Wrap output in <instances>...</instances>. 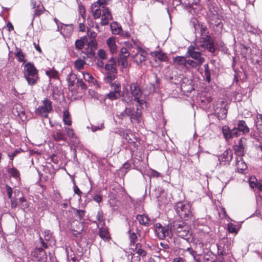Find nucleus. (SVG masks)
<instances>
[{
    "mask_svg": "<svg viewBox=\"0 0 262 262\" xmlns=\"http://www.w3.org/2000/svg\"><path fill=\"white\" fill-rule=\"evenodd\" d=\"M74 191L75 194H78L80 196H81L82 193L79 188L75 185L74 186Z\"/></svg>",
    "mask_w": 262,
    "mask_h": 262,
    "instance_id": "e2e57ef3",
    "label": "nucleus"
},
{
    "mask_svg": "<svg viewBox=\"0 0 262 262\" xmlns=\"http://www.w3.org/2000/svg\"><path fill=\"white\" fill-rule=\"evenodd\" d=\"M155 227L157 235L160 239H163L166 236H168L169 237L172 236L171 228L169 230L168 227H163L159 223L156 224Z\"/></svg>",
    "mask_w": 262,
    "mask_h": 262,
    "instance_id": "1a4fd4ad",
    "label": "nucleus"
},
{
    "mask_svg": "<svg viewBox=\"0 0 262 262\" xmlns=\"http://www.w3.org/2000/svg\"><path fill=\"white\" fill-rule=\"evenodd\" d=\"M258 182L255 178H250L249 181V185L252 188L256 187L258 188Z\"/></svg>",
    "mask_w": 262,
    "mask_h": 262,
    "instance_id": "a19ab883",
    "label": "nucleus"
},
{
    "mask_svg": "<svg viewBox=\"0 0 262 262\" xmlns=\"http://www.w3.org/2000/svg\"><path fill=\"white\" fill-rule=\"evenodd\" d=\"M102 12L101 24L102 25H106L108 23L109 20L112 19V16L108 8L103 7Z\"/></svg>",
    "mask_w": 262,
    "mask_h": 262,
    "instance_id": "2eb2a0df",
    "label": "nucleus"
},
{
    "mask_svg": "<svg viewBox=\"0 0 262 262\" xmlns=\"http://www.w3.org/2000/svg\"><path fill=\"white\" fill-rule=\"evenodd\" d=\"M77 85L80 86L82 89L85 90L86 88V86L83 81L81 79H78L77 80Z\"/></svg>",
    "mask_w": 262,
    "mask_h": 262,
    "instance_id": "3c124183",
    "label": "nucleus"
},
{
    "mask_svg": "<svg viewBox=\"0 0 262 262\" xmlns=\"http://www.w3.org/2000/svg\"><path fill=\"white\" fill-rule=\"evenodd\" d=\"M76 212L78 217L79 218V221H83V220H82V217L84 214V211L82 210H77Z\"/></svg>",
    "mask_w": 262,
    "mask_h": 262,
    "instance_id": "5fc2aeb1",
    "label": "nucleus"
},
{
    "mask_svg": "<svg viewBox=\"0 0 262 262\" xmlns=\"http://www.w3.org/2000/svg\"><path fill=\"white\" fill-rule=\"evenodd\" d=\"M94 3H97V5L100 7V6L106 4V0H98V1L95 2Z\"/></svg>",
    "mask_w": 262,
    "mask_h": 262,
    "instance_id": "69168bd1",
    "label": "nucleus"
},
{
    "mask_svg": "<svg viewBox=\"0 0 262 262\" xmlns=\"http://www.w3.org/2000/svg\"><path fill=\"white\" fill-rule=\"evenodd\" d=\"M200 51H198L196 46L191 45L188 48L187 54L193 59L198 58L201 56Z\"/></svg>",
    "mask_w": 262,
    "mask_h": 262,
    "instance_id": "a211bd4d",
    "label": "nucleus"
},
{
    "mask_svg": "<svg viewBox=\"0 0 262 262\" xmlns=\"http://www.w3.org/2000/svg\"><path fill=\"white\" fill-rule=\"evenodd\" d=\"M83 77L84 79L90 83H94L95 79L91 74L89 73H83Z\"/></svg>",
    "mask_w": 262,
    "mask_h": 262,
    "instance_id": "c9c22d12",
    "label": "nucleus"
},
{
    "mask_svg": "<svg viewBox=\"0 0 262 262\" xmlns=\"http://www.w3.org/2000/svg\"><path fill=\"white\" fill-rule=\"evenodd\" d=\"M63 121L66 125H71L72 121L70 117L69 112L68 111H64L63 114Z\"/></svg>",
    "mask_w": 262,
    "mask_h": 262,
    "instance_id": "c756f323",
    "label": "nucleus"
},
{
    "mask_svg": "<svg viewBox=\"0 0 262 262\" xmlns=\"http://www.w3.org/2000/svg\"><path fill=\"white\" fill-rule=\"evenodd\" d=\"M44 10L45 8L42 6H37L34 12V15H40L44 12Z\"/></svg>",
    "mask_w": 262,
    "mask_h": 262,
    "instance_id": "c03bdc74",
    "label": "nucleus"
},
{
    "mask_svg": "<svg viewBox=\"0 0 262 262\" xmlns=\"http://www.w3.org/2000/svg\"><path fill=\"white\" fill-rule=\"evenodd\" d=\"M255 124L257 130L262 134V115L257 114L255 120Z\"/></svg>",
    "mask_w": 262,
    "mask_h": 262,
    "instance_id": "393cba45",
    "label": "nucleus"
},
{
    "mask_svg": "<svg viewBox=\"0 0 262 262\" xmlns=\"http://www.w3.org/2000/svg\"><path fill=\"white\" fill-rule=\"evenodd\" d=\"M171 230L183 239L182 243L190 242L193 239L189 226L183 221H174L171 225Z\"/></svg>",
    "mask_w": 262,
    "mask_h": 262,
    "instance_id": "f257e3e1",
    "label": "nucleus"
},
{
    "mask_svg": "<svg viewBox=\"0 0 262 262\" xmlns=\"http://www.w3.org/2000/svg\"><path fill=\"white\" fill-rule=\"evenodd\" d=\"M93 199L97 203H100L102 200V197L99 194H96L93 196Z\"/></svg>",
    "mask_w": 262,
    "mask_h": 262,
    "instance_id": "680f3d73",
    "label": "nucleus"
},
{
    "mask_svg": "<svg viewBox=\"0 0 262 262\" xmlns=\"http://www.w3.org/2000/svg\"><path fill=\"white\" fill-rule=\"evenodd\" d=\"M97 219L99 223L103 221V214L102 211H98L97 214Z\"/></svg>",
    "mask_w": 262,
    "mask_h": 262,
    "instance_id": "052dcab7",
    "label": "nucleus"
},
{
    "mask_svg": "<svg viewBox=\"0 0 262 262\" xmlns=\"http://www.w3.org/2000/svg\"><path fill=\"white\" fill-rule=\"evenodd\" d=\"M173 61L176 66L185 67L187 64V59L184 56H177L173 58Z\"/></svg>",
    "mask_w": 262,
    "mask_h": 262,
    "instance_id": "aec40b11",
    "label": "nucleus"
},
{
    "mask_svg": "<svg viewBox=\"0 0 262 262\" xmlns=\"http://www.w3.org/2000/svg\"><path fill=\"white\" fill-rule=\"evenodd\" d=\"M52 110V102L48 99L42 101V104L39 106L36 110L35 113L43 117H47L48 114Z\"/></svg>",
    "mask_w": 262,
    "mask_h": 262,
    "instance_id": "0eeeda50",
    "label": "nucleus"
},
{
    "mask_svg": "<svg viewBox=\"0 0 262 262\" xmlns=\"http://www.w3.org/2000/svg\"><path fill=\"white\" fill-rule=\"evenodd\" d=\"M155 56L156 58L161 61H166L167 58L166 55L162 52H156L155 53Z\"/></svg>",
    "mask_w": 262,
    "mask_h": 262,
    "instance_id": "4c0bfd02",
    "label": "nucleus"
},
{
    "mask_svg": "<svg viewBox=\"0 0 262 262\" xmlns=\"http://www.w3.org/2000/svg\"><path fill=\"white\" fill-rule=\"evenodd\" d=\"M129 93L132 96L130 97L128 94L124 95L123 98V101L127 103L128 104H132L133 102V99L140 105L144 103L143 100H141L140 98L142 96V91L139 85L137 82H134L129 85Z\"/></svg>",
    "mask_w": 262,
    "mask_h": 262,
    "instance_id": "f03ea898",
    "label": "nucleus"
},
{
    "mask_svg": "<svg viewBox=\"0 0 262 262\" xmlns=\"http://www.w3.org/2000/svg\"><path fill=\"white\" fill-rule=\"evenodd\" d=\"M85 64V61L82 59H78L75 61V68L78 70L82 69Z\"/></svg>",
    "mask_w": 262,
    "mask_h": 262,
    "instance_id": "f704fd0d",
    "label": "nucleus"
},
{
    "mask_svg": "<svg viewBox=\"0 0 262 262\" xmlns=\"http://www.w3.org/2000/svg\"><path fill=\"white\" fill-rule=\"evenodd\" d=\"M44 234H45L44 238H45V241H49L52 238L51 234H50V233L49 231H45Z\"/></svg>",
    "mask_w": 262,
    "mask_h": 262,
    "instance_id": "603ef678",
    "label": "nucleus"
},
{
    "mask_svg": "<svg viewBox=\"0 0 262 262\" xmlns=\"http://www.w3.org/2000/svg\"><path fill=\"white\" fill-rule=\"evenodd\" d=\"M125 140L129 143L134 142V135L131 133H127L124 135Z\"/></svg>",
    "mask_w": 262,
    "mask_h": 262,
    "instance_id": "79ce46f5",
    "label": "nucleus"
},
{
    "mask_svg": "<svg viewBox=\"0 0 262 262\" xmlns=\"http://www.w3.org/2000/svg\"><path fill=\"white\" fill-rule=\"evenodd\" d=\"M120 94L118 92L111 91L107 94L106 97L110 100H113L118 99L120 97Z\"/></svg>",
    "mask_w": 262,
    "mask_h": 262,
    "instance_id": "473e14b6",
    "label": "nucleus"
},
{
    "mask_svg": "<svg viewBox=\"0 0 262 262\" xmlns=\"http://www.w3.org/2000/svg\"><path fill=\"white\" fill-rule=\"evenodd\" d=\"M84 38L77 40L75 42V46L77 49H82L84 46Z\"/></svg>",
    "mask_w": 262,
    "mask_h": 262,
    "instance_id": "58836bf2",
    "label": "nucleus"
},
{
    "mask_svg": "<svg viewBox=\"0 0 262 262\" xmlns=\"http://www.w3.org/2000/svg\"><path fill=\"white\" fill-rule=\"evenodd\" d=\"M128 255V259L130 262H140L141 257L146 255L145 251L142 248L140 244H137L135 248H132Z\"/></svg>",
    "mask_w": 262,
    "mask_h": 262,
    "instance_id": "423d86ee",
    "label": "nucleus"
},
{
    "mask_svg": "<svg viewBox=\"0 0 262 262\" xmlns=\"http://www.w3.org/2000/svg\"><path fill=\"white\" fill-rule=\"evenodd\" d=\"M24 76L30 85H34L38 79L37 71L34 65L30 62L24 65Z\"/></svg>",
    "mask_w": 262,
    "mask_h": 262,
    "instance_id": "7ed1b4c3",
    "label": "nucleus"
},
{
    "mask_svg": "<svg viewBox=\"0 0 262 262\" xmlns=\"http://www.w3.org/2000/svg\"><path fill=\"white\" fill-rule=\"evenodd\" d=\"M232 159V152L230 149H226L219 157V160L221 163H224V164H228Z\"/></svg>",
    "mask_w": 262,
    "mask_h": 262,
    "instance_id": "ddd939ff",
    "label": "nucleus"
},
{
    "mask_svg": "<svg viewBox=\"0 0 262 262\" xmlns=\"http://www.w3.org/2000/svg\"><path fill=\"white\" fill-rule=\"evenodd\" d=\"M227 229H228V231L230 233H235V234H236L237 233V230L236 229L235 225L232 223H229L228 224Z\"/></svg>",
    "mask_w": 262,
    "mask_h": 262,
    "instance_id": "37998d69",
    "label": "nucleus"
},
{
    "mask_svg": "<svg viewBox=\"0 0 262 262\" xmlns=\"http://www.w3.org/2000/svg\"><path fill=\"white\" fill-rule=\"evenodd\" d=\"M236 166L238 172L243 173L246 172L247 166L244 161L242 157H238L236 160Z\"/></svg>",
    "mask_w": 262,
    "mask_h": 262,
    "instance_id": "f3484780",
    "label": "nucleus"
},
{
    "mask_svg": "<svg viewBox=\"0 0 262 262\" xmlns=\"http://www.w3.org/2000/svg\"><path fill=\"white\" fill-rule=\"evenodd\" d=\"M46 74L49 77L50 79H57L58 72L53 69H49L46 70Z\"/></svg>",
    "mask_w": 262,
    "mask_h": 262,
    "instance_id": "bb28decb",
    "label": "nucleus"
},
{
    "mask_svg": "<svg viewBox=\"0 0 262 262\" xmlns=\"http://www.w3.org/2000/svg\"><path fill=\"white\" fill-rule=\"evenodd\" d=\"M111 28L112 33L114 34H118L121 31V28L116 22H113L111 24Z\"/></svg>",
    "mask_w": 262,
    "mask_h": 262,
    "instance_id": "2f4dec72",
    "label": "nucleus"
},
{
    "mask_svg": "<svg viewBox=\"0 0 262 262\" xmlns=\"http://www.w3.org/2000/svg\"><path fill=\"white\" fill-rule=\"evenodd\" d=\"M238 129L240 132H242L243 133H247L249 131V128L246 125L245 121L243 120L239 121L238 123Z\"/></svg>",
    "mask_w": 262,
    "mask_h": 262,
    "instance_id": "cd10ccee",
    "label": "nucleus"
},
{
    "mask_svg": "<svg viewBox=\"0 0 262 262\" xmlns=\"http://www.w3.org/2000/svg\"><path fill=\"white\" fill-rule=\"evenodd\" d=\"M52 137L56 141L61 140L64 141H67V138L65 137L64 135L60 129L54 132L52 134Z\"/></svg>",
    "mask_w": 262,
    "mask_h": 262,
    "instance_id": "b1692460",
    "label": "nucleus"
},
{
    "mask_svg": "<svg viewBox=\"0 0 262 262\" xmlns=\"http://www.w3.org/2000/svg\"><path fill=\"white\" fill-rule=\"evenodd\" d=\"M64 130L69 138L72 139L76 138V136L72 128L69 127H65Z\"/></svg>",
    "mask_w": 262,
    "mask_h": 262,
    "instance_id": "ea45409f",
    "label": "nucleus"
},
{
    "mask_svg": "<svg viewBox=\"0 0 262 262\" xmlns=\"http://www.w3.org/2000/svg\"><path fill=\"white\" fill-rule=\"evenodd\" d=\"M196 61L195 62L198 66H200L205 61V58L201 56L198 58L194 59Z\"/></svg>",
    "mask_w": 262,
    "mask_h": 262,
    "instance_id": "8fccbe9b",
    "label": "nucleus"
},
{
    "mask_svg": "<svg viewBox=\"0 0 262 262\" xmlns=\"http://www.w3.org/2000/svg\"><path fill=\"white\" fill-rule=\"evenodd\" d=\"M20 150H15L13 151V152L11 154H9L8 156L10 158V160L12 161L14 159V158L19 153Z\"/></svg>",
    "mask_w": 262,
    "mask_h": 262,
    "instance_id": "6e6d98bb",
    "label": "nucleus"
},
{
    "mask_svg": "<svg viewBox=\"0 0 262 262\" xmlns=\"http://www.w3.org/2000/svg\"><path fill=\"white\" fill-rule=\"evenodd\" d=\"M91 12L95 19L99 18L101 14V10L97 3H93L91 7Z\"/></svg>",
    "mask_w": 262,
    "mask_h": 262,
    "instance_id": "412c9836",
    "label": "nucleus"
},
{
    "mask_svg": "<svg viewBox=\"0 0 262 262\" xmlns=\"http://www.w3.org/2000/svg\"><path fill=\"white\" fill-rule=\"evenodd\" d=\"M99 236L103 239L106 240L109 238V234L107 230L105 228H101L99 230Z\"/></svg>",
    "mask_w": 262,
    "mask_h": 262,
    "instance_id": "7c9ffc66",
    "label": "nucleus"
},
{
    "mask_svg": "<svg viewBox=\"0 0 262 262\" xmlns=\"http://www.w3.org/2000/svg\"><path fill=\"white\" fill-rule=\"evenodd\" d=\"M129 239H130V243L133 245H134V244L136 242V240L137 239L136 235L134 233H131L129 235Z\"/></svg>",
    "mask_w": 262,
    "mask_h": 262,
    "instance_id": "4d7b16f0",
    "label": "nucleus"
},
{
    "mask_svg": "<svg viewBox=\"0 0 262 262\" xmlns=\"http://www.w3.org/2000/svg\"><path fill=\"white\" fill-rule=\"evenodd\" d=\"M240 135V130L238 128L234 127L231 130V138L237 137Z\"/></svg>",
    "mask_w": 262,
    "mask_h": 262,
    "instance_id": "a18cd8bd",
    "label": "nucleus"
},
{
    "mask_svg": "<svg viewBox=\"0 0 262 262\" xmlns=\"http://www.w3.org/2000/svg\"><path fill=\"white\" fill-rule=\"evenodd\" d=\"M6 191L8 195L9 198L11 199L12 195L13 190L11 187H10L9 185L6 186Z\"/></svg>",
    "mask_w": 262,
    "mask_h": 262,
    "instance_id": "864d4df0",
    "label": "nucleus"
},
{
    "mask_svg": "<svg viewBox=\"0 0 262 262\" xmlns=\"http://www.w3.org/2000/svg\"><path fill=\"white\" fill-rule=\"evenodd\" d=\"M111 86L113 89L112 91L118 92L119 93H121V86L120 83L116 81L113 83H112Z\"/></svg>",
    "mask_w": 262,
    "mask_h": 262,
    "instance_id": "e433bc0d",
    "label": "nucleus"
},
{
    "mask_svg": "<svg viewBox=\"0 0 262 262\" xmlns=\"http://www.w3.org/2000/svg\"><path fill=\"white\" fill-rule=\"evenodd\" d=\"M84 221H73L71 223V229L74 235L78 236L83 231Z\"/></svg>",
    "mask_w": 262,
    "mask_h": 262,
    "instance_id": "9b49d317",
    "label": "nucleus"
},
{
    "mask_svg": "<svg viewBox=\"0 0 262 262\" xmlns=\"http://www.w3.org/2000/svg\"><path fill=\"white\" fill-rule=\"evenodd\" d=\"M176 211L179 215L184 220H187L192 215L191 206L187 203H178L176 205Z\"/></svg>",
    "mask_w": 262,
    "mask_h": 262,
    "instance_id": "39448f33",
    "label": "nucleus"
},
{
    "mask_svg": "<svg viewBox=\"0 0 262 262\" xmlns=\"http://www.w3.org/2000/svg\"><path fill=\"white\" fill-rule=\"evenodd\" d=\"M197 49L199 51L207 49L210 52H214L215 49L213 43L209 39L208 37H202L199 42L196 45Z\"/></svg>",
    "mask_w": 262,
    "mask_h": 262,
    "instance_id": "6e6552de",
    "label": "nucleus"
},
{
    "mask_svg": "<svg viewBox=\"0 0 262 262\" xmlns=\"http://www.w3.org/2000/svg\"><path fill=\"white\" fill-rule=\"evenodd\" d=\"M130 54L128 49L125 47H122L120 50V62H121L122 65L124 67L127 66V62L126 60L127 58L129 56Z\"/></svg>",
    "mask_w": 262,
    "mask_h": 262,
    "instance_id": "dca6fc26",
    "label": "nucleus"
},
{
    "mask_svg": "<svg viewBox=\"0 0 262 262\" xmlns=\"http://www.w3.org/2000/svg\"><path fill=\"white\" fill-rule=\"evenodd\" d=\"M8 172L9 174L14 178L16 179H19V171L14 167H12L11 168H9L8 170Z\"/></svg>",
    "mask_w": 262,
    "mask_h": 262,
    "instance_id": "c85d7f7f",
    "label": "nucleus"
},
{
    "mask_svg": "<svg viewBox=\"0 0 262 262\" xmlns=\"http://www.w3.org/2000/svg\"><path fill=\"white\" fill-rule=\"evenodd\" d=\"M137 220L141 225L148 226L150 223V219L147 215L145 214H140L137 216Z\"/></svg>",
    "mask_w": 262,
    "mask_h": 262,
    "instance_id": "5701e85b",
    "label": "nucleus"
},
{
    "mask_svg": "<svg viewBox=\"0 0 262 262\" xmlns=\"http://www.w3.org/2000/svg\"><path fill=\"white\" fill-rule=\"evenodd\" d=\"M11 206L12 208H15L16 207L17 205V203L16 201H15L14 199H11Z\"/></svg>",
    "mask_w": 262,
    "mask_h": 262,
    "instance_id": "338daca9",
    "label": "nucleus"
},
{
    "mask_svg": "<svg viewBox=\"0 0 262 262\" xmlns=\"http://www.w3.org/2000/svg\"><path fill=\"white\" fill-rule=\"evenodd\" d=\"M106 43L109 48L110 52L114 54L117 51V46L116 45L115 37H111L106 40Z\"/></svg>",
    "mask_w": 262,
    "mask_h": 262,
    "instance_id": "6ab92c4d",
    "label": "nucleus"
},
{
    "mask_svg": "<svg viewBox=\"0 0 262 262\" xmlns=\"http://www.w3.org/2000/svg\"><path fill=\"white\" fill-rule=\"evenodd\" d=\"M105 70L110 72H113L116 70V64L115 59L111 58L108 62L105 65Z\"/></svg>",
    "mask_w": 262,
    "mask_h": 262,
    "instance_id": "a878e982",
    "label": "nucleus"
},
{
    "mask_svg": "<svg viewBox=\"0 0 262 262\" xmlns=\"http://www.w3.org/2000/svg\"><path fill=\"white\" fill-rule=\"evenodd\" d=\"M204 67L205 69V76L207 79V80L209 81L210 79V73L208 65L207 64H206L204 66Z\"/></svg>",
    "mask_w": 262,
    "mask_h": 262,
    "instance_id": "49530a36",
    "label": "nucleus"
},
{
    "mask_svg": "<svg viewBox=\"0 0 262 262\" xmlns=\"http://www.w3.org/2000/svg\"><path fill=\"white\" fill-rule=\"evenodd\" d=\"M115 78V75L112 74L108 73L106 77V80L108 82H111Z\"/></svg>",
    "mask_w": 262,
    "mask_h": 262,
    "instance_id": "13d9d810",
    "label": "nucleus"
},
{
    "mask_svg": "<svg viewBox=\"0 0 262 262\" xmlns=\"http://www.w3.org/2000/svg\"><path fill=\"white\" fill-rule=\"evenodd\" d=\"M187 64H189L192 68L198 67L195 61L192 60H187Z\"/></svg>",
    "mask_w": 262,
    "mask_h": 262,
    "instance_id": "bf43d9fd",
    "label": "nucleus"
},
{
    "mask_svg": "<svg viewBox=\"0 0 262 262\" xmlns=\"http://www.w3.org/2000/svg\"><path fill=\"white\" fill-rule=\"evenodd\" d=\"M37 247H38L36 248L32 253L33 256L36 258L38 261L46 262L47 259V256L43 249L47 248L48 246L41 237L39 239Z\"/></svg>",
    "mask_w": 262,
    "mask_h": 262,
    "instance_id": "20e7f679",
    "label": "nucleus"
},
{
    "mask_svg": "<svg viewBox=\"0 0 262 262\" xmlns=\"http://www.w3.org/2000/svg\"><path fill=\"white\" fill-rule=\"evenodd\" d=\"M103 128V124H101L100 126H93L92 127V130L93 132H96L98 130H100V129H101L102 128Z\"/></svg>",
    "mask_w": 262,
    "mask_h": 262,
    "instance_id": "0e129e2a",
    "label": "nucleus"
},
{
    "mask_svg": "<svg viewBox=\"0 0 262 262\" xmlns=\"http://www.w3.org/2000/svg\"><path fill=\"white\" fill-rule=\"evenodd\" d=\"M172 262H184V260L181 257H176L174 258Z\"/></svg>",
    "mask_w": 262,
    "mask_h": 262,
    "instance_id": "774afa93",
    "label": "nucleus"
},
{
    "mask_svg": "<svg viewBox=\"0 0 262 262\" xmlns=\"http://www.w3.org/2000/svg\"><path fill=\"white\" fill-rule=\"evenodd\" d=\"M135 50L136 53L132 55V58L134 61L139 64L146 60L147 54L146 51L140 48H137Z\"/></svg>",
    "mask_w": 262,
    "mask_h": 262,
    "instance_id": "9d476101",
    "label": "nucleus"
},
{
    "mask_svg": "<svg viewBox=\"0 0 262 262\" xmlns=\"http://www.w3.org/2000/svg\"><path fill=\"white\" fill-rule=\"evenodd\" d=\"M97 55L101 59L106 58V52L102 49L99 50L97 53Z\"/></svg>",
    "mask_w": 262,
    "mask_h": 262,
    "instance_id": "09e8293b",
    "label": "nucleus"
},
{
    "mask_svg": "<svg viewBox=\"0 0 262 262\" xmlns=\"http://www.w3.org/2000/svg\"><path fill=\"white\" fill-rule=\"evenodd\" d=\"M16 56L17 58H18V60L19 61H21V62H24L25 61L24 55L23 54V53L20 51H19L16 52Z\"/></svg>",
    "mask_w": 262,
    "mask_h": 262,
    "instance_id": "de8ad7c7",
    "label": "nucleus"
},
{
    "mask_svg": "<svg viewBox=\"0 0 262 262\" xmlns=\"http://www.w3.org/2000/svg\"><path fill=\"white\" fill-rule=\"evenodd\" d=\"M126 114L127 116H129L130 117V120L133 122L138 123L140 121L139 119L141 116V112L137 110L135 114H134L133 111L127 107H126L124 111L122 113V114Z\"/></svg>",
    "mask_w": 262,
    "mask_h": 262,
    "instance_id": "f8f14e48",
    "label": "nucleus"
},
{
    "mask_svg": "<svg viewBox=\"0 0 262 262\" xmlns=\"http://www.w3.org/2000/svg\"><path fill=\"white\" fill-rule=\"evenodd\" d=\"M223 134L226 140L231 139V130H230L228 126H224L222 128Z\"/></svg>",
    "mask_w": 262,
    "mask_h": 262,
    "instance_id": "72a5a7b5",
    "label": "nucleus"
},
{
    "mask_svg": "<svg viewBox=\"0 0 262 262\" xmlns=\"http://www.w3.org/2000/svg\"><path fill=\"white\" fill-rule=\"evenodd\" d=\"M246 141L245 138L241 139L238 141V144L234 146V150L236 155L238 157H242L244 155V143Z\"/></svg>",
    "mask_w": 262,
    "mask_h": 262,
    "instance_id": "4468645a",
    "label": "nucleus"
},
{
    "mask_svg": "<svg viewBox=\"0 0 262 262\" xmlns=\"http://www.w3.org/2000/svg\"><path fill=\"white\" fill-rule=\"evenodd\" d=\"M181 249L183 251L182 255L184 256H188L189 255L192 256L194 258H195L196 252L194 251L190 247L183 246Z\"/></svg>",
    "mask_w": 262,
    "mask_h": 262,
    "instance_id": "4be33fe9",
    "label": "nucleus"
}]
</instances>
